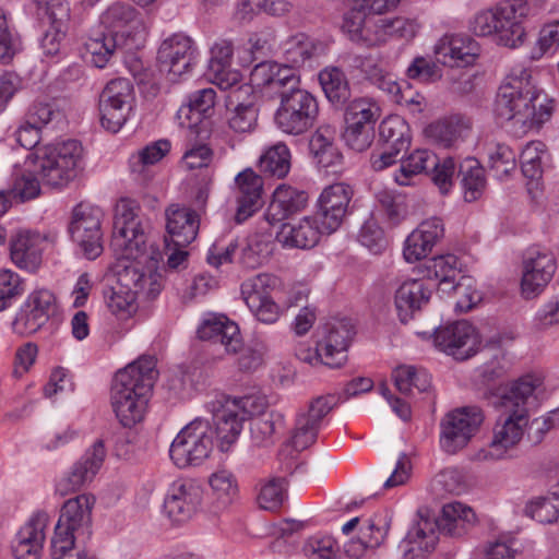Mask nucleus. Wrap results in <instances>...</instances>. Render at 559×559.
<instances>
[{
    "instance_id": "1",
    "label": "nucleus",
    "mask_w": 559,
    "mask_h": 559,
    "mask_svg": "<svg viewBox=\"0 0 559 559\" xmlns=\"http://www.w3.org/2000/svg\"><path fill=\"white\" fill-rule=\"evenodd\" d=\"M139 213L140 206L129 199H121L115 210L111 247L129 263L118 272L116 285L105 289L104 297L111 312L122 317L136 311L139 296L154 299L163 289L162 255L156 250H148Z\"/></svg>"
},
{
    "instance_id": "2",
    "label": "nucleus",
    "mask_w": 559,
    "mask_h": 559,
    "mask_svg": "<svg viewBox=\"0 0 559 559\" xmlns=\"http://www.w3.org/2000/svg\"><path fill=\"white\" fill-rule=\"evenodd\" d=\"M176 118L178 126L187 131L190 147L180 164L188 171V180L195 188L194 201L204 206L209 198L210 182V88H202L188 95Z\"/></svg>"
},
{
    "instance_id": "3",
    "label": "nucleus",
    "mask_w": 559,
    "mask_h": 559,
    "mask_svg": "<svg viewBox=\"0 0 559 559\" xmlns=\"http://www.w3.org/2000/svg\"><path fill=\"white\" fill-rule=\"evenodd\" d=\"M495 111L519 133L539 129L554 111V100L536 87L531 71L514 66L499 87Z\"/></svg>"
},
{
    "instance_id": "4",
    "label": "nucleus",
    "mask_w": 559,
    "mask_h": 559,
    "mask_svg": "<svg viewBox=\"0 0 559 559\" xmlns=\"http://www.w3.org/2000/svg\"><path fill=\"white\" fill-rule=\"evenodd\" d=\"M156 357L143 354L120 369L111 385V406L124 427H132L143 419L154 381L157 378Z\"/></svg>"
},
{
    "instance_id": "5",
    "label": "nucleus",
    "mask_w": 559,
    "mask_h": 559,
    "mask_svg": "<svg viewBox=\"0 0 559 559\" xmlns=\"http://www.w3.org/2000/svg\"><path fill=\"white\" fill-rule=\"evenodd\" d=\"M104 32H96L84 44L91 62L104 68L115 51L122 47L130 29L139 24L138 11L129 3L114 2L100 15Z\"/></svg>"
},
{
    "instance_id": "6",
    "label": "nucleus",
    "mask_w": 559,
    "mask_h": 559,
    "mask_svg": "<svg viewBox=\"0 0 559 559\" xmlns=\"http://www.w3.org/2000/svg\"><path fill=\"white\" fill-rule=\"evenodd\" d=\"M83 147L80 142H66L38 147L28 158L33 157L35 171L44 185L55 189L66 188L82 170Z\"/></svg>"
},
{
    "instance_id": "7",
    "label": "nucleus",
    "mask_w": 559,
    "mask_h": 559,
    "mask_svg": "<svg viewBox=\"0 0 559 559\" xmlns=\"http://www.w3.org/2000/svg\"><path fill=\"white\" fill-rule=\"evenodd\" d=\"M527 425L528 413L524 408L512 409L495 426L491 441L472 454V461L496 463L512 459V452L522 440Z\"/></svg>"
},
{
    "instance_id": "8",
    "label": "nucleus",
    "mask_w": 559,
    "mask_h": 559,
    "mask_svg": "<svg viewBox=\"0 0 559 559\" xmlns=\"http://www.w3.org/2000/svg\"><path fill=\"white\" fill-rule=\"evenodd\" d=\"M318 115L317 98L301 88L293 91V94L283 95L274 121L283 133L301 135L316 124Z\"/></svg>"
},
{
    "instance_id": "9",
    "label": "nucleus",
    "mask_w": 559,
    "mask_h": 559,
    "mask_svg": "<svg viewBox=\"0 0 559 559\" xmlns=\"http://www.w3.org/2000/svg\"><path fill=\"white\" fill-rule=\"evenodd\" d=\"M169 455L179 468L197 467L210 456V420L195 418L173 440Z\"/></svg>"
},
{
    "instance_id": "10",
    "label": "nucleus",
    "mask_w": 559,
    "mask_h": 559,
    "mask_svg": "<svg viewBox=\"0 0 559 559\" xmlns=\"http://www.w3.org/2000/svg\"><path fill=\"white\" fill-rule=\"evenodd\" d=\"M481 423L483 414L477 407L449 412L440 421V448L448 454L460 452L475 437Z\"/></svg>"
},
{
    "instance_id": "11",
    "label": "nucleus",
    "mask_w": 559,
    "mask_h": 559,
    "mask_svg": "<svg viewBox=\"0 0 559 559\" xmlns=\"http://www.w3.org/2000/svg\"><path fill=\"white\" fill-rule=\"evenodd\" d=\"M134 103V88L129 79L109 81L99 95L100 123L109 132H118L127 122Z\"/></svg>"
},
{
    "instance_id": "12",
    "label": "nucleus",
    "mask_w": 559,
    "mask_h": 559,
    "mask_svg": "<svg viewBox=\"0 0 559 559\" xmlns=\"http://www.w3.org/2000/svg\"><path fill=\"white\" fill-rule=\"evenodd\" d=\"M380 117L378 105L367 98L349 103L345 110V131L343 139L347 146L356 152L367 150L373 140L374 124Z\"/></svg>"
},
{
    "instance_id": "13",
    "label": "nucleus",
    "mask_w": 559,
    "mask_h": 559,
    "mask_svg": "<svg viewBox=\"0 0 559 559\" xmlns=\"http://www.w3.org/2000/svg\"><path fill=\"white\" fill-rule=\"evenodd\" d=\"M102 210L80 203L72 211L69 233L85 258L94 260L103 252L100 221Z\"/></svg>"
},
{
    "instance_id": "14",
    "label": "nucleus",
    "mask_w": 559,
    "mask_h": 559,
    "mask_svg": "<svg viewBox=\"0 0 559 559\" xmlns=\"http://www.w3.org/2000/svg\"><path fill=\"white\" fill-rule=\"evenodd\" d=\"M95 498L82 493L68 499L60 512L53 536L79 538L84 543L92 534V510Z\"/></svg>"
},
{
    "instance_id": "15",
    "label": "nucleus",
    "mask_w": 559,
    "mask_h": 559,
    "mask_svg": "<svg viewBox=\"0 0 559 559\" xmlns=\"http://www.w3.org/2000/svg\"><path fill=\"white\" fill-rule=\"evenodd\" d=\"M204 488L197 479L174 481L164 500V511L175 523L189 521L201 508Z\"/></svg>"
},
{
    "instance_id": "16",
    "label": "nucleus",
    "mask_w": 559,
    "mask_h": 559,
    "mask_svg": "<svg viewBox=\"0 0 559 559\" xmlns=\"http://www.w3.org/2000/svg\"><path fill=\"white\" fill-rule=\"evenodd\" d=\"M240 79L241 74L238 71L217 73L215 79H212V84L221 92V95H217L212 90V109L215 114L221 112L223 107L226 111L253 107V87L250 84H240Z\"/></svg>"
},
{
    "instance_id": "17",
    "label": "nucleus",
    "mask_w": 559,
    "mask_h": 559,
    "mask_svg": "<svg viewBox=\"0 0 559 559\" xmlns=\"http://www.w3.org/2000/svg\"><path fill=\"white\" fill-rule=\"evenodd\" d=\"M212 421L218 449L228 452L242 430L243 420L237 413V404L229 396L216 393L212 402Z\"/></svg>"
},
{
    "instance_id": "18",
    "label": "nucleus",
    "mask_w": 559,
    "mask_h": 559,
    "mask_svg": "<svg viewBox=\"0 0 559 559\" xmlns=\"http://www.w3.org/2000/svg\"><path fill=\"white\" fill-rule=\"evenodd\" d=\"M557 270L555 255L549 251L530 250L523 261L521 293L524 298L538 296Z\"/></svg>"
},
{
    "instance_id": "19",
    "label": "nucleus",
    "mask_w": 559,
    "mask_h": 559,
    "mask_svg": "<svg viewBox=\"0 0 559 559\" xmlns=\"http://www.w3.org/2000/svg\"><path fill=\"white\" fill-rule=\"evenodd\" d=\"M527 13V0H504L498 4L499 24L495 41L508 48L521 46L526 36L523 19Z\"/></svg>"
},
{
    "instance_id": "20",
    "label": "nucleus",
    "mask_w": 559,
    "mask_h": 559,
    "mask_svg": "<svg viewBox=\"0 0 559 559\" xmlns=\"http://www.w3.org/2000/svg\"><path fill=\"white\" fill-rule=\"evenodd\" d=\"M157 59L160 70L167 72L169 81L175 82L193 64V43L183 34H174L162 43Z\"/></svg>"
},
{
    "instance_id": "21",
    "label": "nucleus",
    "mask_w": 559,
    "mask_h": 559,
    "mask_svg": "<svg viewBox=\"0 0 559 559\" xmlns=\"http://www.w3.org/2000/svg\"><path fill=\"white\" fill-rule=\"evenodd\" d=\"M354 191L349 185L337 182L326 187L318 199L321 225L326 234L337 230L348 211Z\"/></svg>"
},
{
    "instance_id": "22",
    "label": "nucleus",
    "mask_w": 559,
    "mask_h": 559,
    "mask_svg": "<svg viewBox=\"0 0 559 559\" xmlns=\"http://www.w3.org/2000/svg\"><path fill=\"white\" fill-rule=\"evenodd\" d=\"M56 298L47 289L33 292L13 321V329L20 334H31L39 330L55 312Z\"/></svg>"
},
{
    "instance_id": "23",
    "label": "nucleus",
    "mask_w": 559,
    "mask_h": 559,
    "mask_svg": "<svg viewBox=\"0 0 559 559\" xmlns=\"http://www.w3.org/2000/svg\"><path fill=\"white\" fill-rule=\"evenodd\" d=\"M105 456L104 442L102 440L95 441L84 455L74 463L70 472L57 483L56 490L61 496H66L91 483L100 469Z\"/></svg>"
},
{
    "instance_id": "24",
    "label": "nucleus",
    "mask_w": 559,
    "mask_h": 559,
    "mask_svg": "<svg viewBox=\"0 0 559 559\" xmlns=\"http://www.w3.org/2000/svg\"><path fill=\"white\" fill-rule=\"evenodd\" d=\"M324 233L311 216L284 222L275 233V240L283 249L308 250L316 247Z\"/></svg>"
},
{
    "instance_id": "25",
    "label": "nucleus",
    "mask_w": 559,
    "mask_h": 559,
    "mask_svg": "<svg viewBox=\"0 0 559 559\" xmlns=\"http://www.w3.org/2000/svg\"><path fill=\"white\" fill-rule=\"evenodd\" d=\"M166 247L170 245L187 247L191 243L199 230V219L197 214L187 206L180 204H170L165 210Z\"/></svg>"
},
{
    "instance_id": "26",
    "label": "nucleus",
    "mask_w": 559,
    "mask_h": 559,
    "mask_svg": "<svg viewBox=\"0 0 559 559\" xmlns=\"http://www.w3.org/2000/svg\"><path fill=\"white\" fill-rule=\"evenodd\" d=\"M49 516L44 511L35 512L17 532L12 546L16 559H39L46 538L45 528Z\"/></svg>"
},
{
    "instance_id": "27",
    "label": "nucleus",
    "mask_w": 559,
    "mask_h": 559,
    "mask_svg": "<svg viewBox=\"0 0 559 559\" xmlns=\"http://www.w3.org/2000/svg\"><path fill=\"white\" fill-rule=\"evenodd\" d=\"M438 62L448 67H467L479 56L476 40L463 35H444L435 46Z\"/></svg>"
},
{
    "instance_id": "28",
    "label": "nucleus",
    "mask_w": 559,
    "mask_h": 559,
    "mask_svg": "<svg viewBox=\"0 0 559 559\" xmlns=\"http://www.w3.org/2000/svg\"><path fill=\"white\" fill-rule=\"evenodd\" d=\"M237 210L235 221L241 224L262 207L263 179L251 168L239 173L236 177Z\"/></svg>"
},
{
    "instance_id": "29",
    "label": "nucleus",
    "mask_w": 559,
    "mask_h": 559,
    "mask_svg": "<svg viewBox=\"0 0 559 559\" xmlns=\"http://www.w3.org/2000/svg\"><path fill=\"white\" fill-rule=\"evenodd\" d=\"M443 223L438 217H430L419 224L405 240L403 255L409 263L425 259L443 237Z\"/></svg>"
},
{
    "instance_id": "30",
    "label": "nucleus",
    "mask_w": 559,
    "mask_h": 559,
    "mask_svg": "<svg viewBox=\"0 0 559 559\" xmlns=\"http://www.w3.org/2000/svg\"><path fill=\"white\" fill-rule=\"evenodd\" d=\"M307 203L308 195L305 191L281 185L273 192V198L262 218L274 226L282 224L288 217L301 212Z\"/></svg>"
},
{
    "instance_id": "31",
    "label": "nucleus",
    "mask_w": 559,
    "mask_h": 559,
    "mask_svg": "<svg viewBox=\"0 0 559 559\" xmlns=\"http://www.w3.org/2000/svg\"><path fill=\"white\" fill-rule=\"evenodd\" d=\"M439 528L435 520L421 518L407 532L401 547L404 559H424L431 554L439 540Z\"/></svg>"
},
{
    "instance_id": "32",
    "label": "nucleus",
    "mask_w": 559,
    "mask_h": 559,
    "mask_svg": "<svg viewBox=\"0 0 559 559\" xmlns=\"http://www.w3.org/2000/svg\"><path fill=\"white\" fill-rule=\"evenodd\" d=\"M392 516L389 510L380 509L371 515L355 516L342 525V533L349 535L358 533L369 545L380 547L385 540Z\"/></svg>"
},
{
    "instance_id": "33",
    "label": "nucleus",
    "mask_w": 559,
    "mask_h": 559,
    "mask_svg": "<svg viewBox=\"0 0 559 559\" xmlns=\"http://www.w3.org/2000/svg\"><path fill=\"white\" fill-rule=\"evenodd\" d=\"M392 516L389 510L380 509L371 515L355 516L342 525V533L349 535L358 533L369 545L380 547L385 540Z\"/></svg>"
},
{
    "instance_id": "34",
    "label": "nucleus",
    "mask_w": 559,
    "mask_h": 559,
    "mask_svg": "<svg viewBox=\"0 0 559 559\" xmlns=\"http://www.w3.org/2000/svg\"><path fill=\"white\" fill-rule=\"evenodd\" d=\"M432 290L424 281L409 278L399 285L394 295L397 316L403 323H407L416 312L428 305Z\"/></svg>"
},
{
    "instance_id": "35",
    "label": "nucleus",
    "mask_w": 559,
    "mask_h": 559,
    "mask_svg": "<svg viewBox=\"0 0 559 559\" xmlns=\"http://www.w3.org/2000/svg\"><path fill=\"white\" fill-rule=\"evenodd\" d=\"M433 345L439 349H475L481 344L477 329L466 320H460L444 326H439L432 334Z\"/></svg>"
},
{
    "instance_id": "36",
    "label": "nucleus",
    "mask_w": 559,
    "mask_h": 559,
    "mask_svg": "<svg viewBox=\"0 0 559 559\" xmlns=\"http://www.w3.org/2000/svg\"><path fill=\"white\" fill-rule=\"evenodd\" d=\"M273 224L260 218L257 222L255 230L247 238V245L242 249V263L250 269H255L269 260L273 252L275 235Z\"/></svg>"
},
{
    "instance_id": "37",
    "label": "nucleus",
    "mask_w": 559,
    "mask_h": 559,
    "mask_svg": "<svg viewBox=\"0 0 559 559\" xmlns=\"http://www.w3.org/2000/svg\"><path fill=\"white\" fill-rule=\"evenodd\" d=\"M342 27L353 41L364 43L367 46H376L384 41L381 36H378V31H372L373 27L378 28V23L357 0H353V8L345 13Z\"/></svg>"
},
{
    "instance_id": "38",
    "label": "nucleus",
    "mask_w": 559,
    "mask_h": 559,
    "mask_svg": "<svg viewBox=\"0 0 559 559\" xmlns=\"http://www.w3.org/2000/svg\"><path fill=\"white\" fill-rule=\"evenodd\" d=\"M425 276L439 282L443 292L461 290L466 278L461 275L460 263L455 255L447 254L432 258L425 263Z\"/></svg>"
},
{
    "instance_id": "39",
    "label": "nucleus",
    "mask_w": 559,
    "mask_h": 559,
    "mask_svg": "<svg viewBox=\"0 0 559 559\" xmlns=\"http://www.w3.org/2000/svg\"><path fill=\"white\" fill-rule=\"evenodd\" d=\"M544 378L539 373H528L512 382L503 395L507 408L520 409L534 404L543 392Z\"/></svg>"
},
{
    "instance_id": "40",
    "label": "nucleus",
    "mask_w": 559,
    "mask_h": 559,
    "mask_svg": "<svg viewBox=\"0 0 559 559\" xmlns=\"http://www.w3.org/2000/svg\"><path fill=\"white\" fill-rule=\"evenodd\" d=\"M43 239L39 234L19 233L11 240V259L20 269L35 271L41 262Z\"/></svg>"
},
{
    "instance_id": "41",
    "label": "nucleus",
    "mask_w": 559,
    "mask_h": 559,
    "mask_svg": "<svg viewBox=\"0 0 559 559\" xmlns=\"http://www.w3.org/2000/svg\"><path fill=\"white\" fill-rule=\"evenodd\" d=\"M476 521L475 512L462 502H449L443 506L437 522L440 532L450 536H461Z\"/></svg>"
},
{
    "instance_id": "42",
    "label": "nucleus",
    "mask_w": 559,
    "mask_h": 559,
    "mask_svg": "<svg viewBox=\"0 0 559 559\" xmlns=\"http://www.w3.org/2000/svg\"><path fill=\"white\" fill-rule=\"evenodd\" d=\"M334 139L335 132L329 126L319 127L310 138V153L321 167L335 166L342 160V155L334 144Z\"/></svg>"
},
{
    "instance_id": "43",
    "label": "nucleus",
    "mask_w": 559,
    "mask_h": 559,
    "mask_svg": "<svg viewBox=\"0 0 559 559\" xmlns=\"http://www.w3.org/2000/svg\"><path fill=\"white\" fill-rule=\"evenodd\" d=\"M395 388L405 395L427 392L431 377L426 369L414 365H400L392 371Z\"/></svg>"
},
{
    "instance_id": "44",
    "label": "nucleus",
    "mask_w": 559,
    "mask_h": 559,
    "mask_svg": "<svg viewBox=\"0 0 559 559\" xmlns=\"http://www.w3.org/2000/svg\"><path fill=\"white\" fill-rule=\"evenodd\" d=\"M435 163H437V155L433 152L417 148L407 157L401 158L400 168L394 173V181L399 186H409L414 176L428 174Z\"/></svg>"
},
{
    "instance_id": "45",
    "label": "nucleus",
    "mask_w": 559,
    "mask_h": 559,
    "mask_svg": "<svg viewBox=\"0 0 559 559\" xmlns=\"http://www.w3.org/2000/svg\"><path fill=\"white\" fill-rule=\"evenodd\" d=\"M464 200L474 202L478 200L485 191L486 178L485 170L477 159L473 157L465 158L459 168Z\"/></svg>"
},
{
    "instance_id": "46",
    "label": "nucleus",
    "mask_w": 559,
    "mask_h": 559,
    "mask_svg": "<svg viewBox=\"0 0 559 559\" xmlns=\"http://www.w3.org/2000/svg\"><path fill=\"white\" fill-rule=\"evenodd\" d=\"M379 138L382 145L395 152L406 151L411 145L409 126L397 115L389 116L379 126Z\"/></svg>"
},
{
    "instance_id": "47",
    "label": "nucleus",
    "mask_w": 559,
    "mask_h": 559,
    "mask_svg": "<svg viewBox=\"0 0 559 559\" xmlns=\"http://www.w3.org/2000/svg\"><path fill=\"white\" fill-rule=\"evenodd\" d=\"M319 46L305 34L289 37L282 45V53L285 64L292 69L304 66L318 53Z\"/></svg>"
},
{
    "instance_id": "48",
    "label": "nucleus",
    "mask_w": 559,
    "mask_h": 559,
    "mask_svg": "<svg viewBox=\"0 0 559 559\" xmlns=\"http://www.w3.org/2000/svg\"><path fill=\"white\" fill-rule=\"evenodd\" d=\"M319 82L326 98L334 105L349 98V85L345 73L337 67H326L319 73Z\"/></svg>"
},
{
    "instance_id": "49",
    "label": "nucleus",
    "mask_w": 559,
    "mask_h": 559,
    "mask_svg": "<svg viewBox=\"0 0 559 559\" xmlns=\"http://www.w3.org/2000/svg\"><path fill=\"white\" fill-rule=\"evenodd\" d=\"M290 157L287 145L278 142L260 156V170L273 177L284 178L290 169Z\"/></svg>"
},
{
    "instance_id": "50",
    "label": "nucleus",
    "mask_w": 559,
    "mask_h": 559,
    "mask_svg": "<svg viewBox=\"0 0 559 559\" xmlns=\"http://www.w3.org/2000/svg\"><path fill=\"white\" fill-rule=\"evenodd\" d=\"M238 486L227 471L212 474V510L223 511L236 499Z\"/></svg>"
},
{
    "instance_id": "51",
    "label": "nucleus",
    "mask_w": 559,
    "mask_h": 559,
    "mask_svg": "<svg viewBox=\"0 0 559 559\" xmlns=\"http://www.w3.org/2000/svg\"><path fill=\"white\" fill-rule=\"evenodd\" d=\"M278 278L272 274L260 273L247 278L241 284V295L248 307H257V302L270 297V292L276 287Z\"/></svg>"
},
{
    "instance_id": "52",
    "label": "nucleus",
    "mask_w": 559,
    "mask_h": 559,
    "mask_svg": "<svg viewBox=\"0 0 559 559\" xmlns=\"http://www.w3.org/2000/svg\"><path fill=\"white\" fill-rule=\"evenodd\" d=\"M488 166L498 179L508 177L516 167L514 151L503 143H491L487 146Z\"/></svg>"
},
{
    "instance_id": "53",
    "label": "nucleus",
    "mask_w": 559,
    "mask_h": 559,
    "mask_svg": "<svg viewBox=\"0 0 559 559\" xmlns=\"http://www.w3.org/2000/svg\"><path fill=\"white\" fill-rule=\"evenodd\" d=\"M240 344V330L236 322L223 314H212V346L237 349Z\"/></svg>"
},
{
    "instance_id": "54",
    "label": "nucleus",
    "mask_w": 559,
    "mask_h": 559,
    "mask_svg": "<svg viewBox=\"0 0 559 559\" xmlns=\"http://www.w3.org/2000/svg\"><path fill=\"white\" fill-rule=\"evenodd\" d=\"M546 156V145L540 141L528 142L521 152L520 163L526 178L538 179L543 174V163Z\"/></svg>"
},
{
    "instance_id": "55",
    "label": "nucleus",
    "mask_w": 559,
    "mask_h": 559,
    "mask_svg": "<svg viewBox=\"0 0 559 559\" xmlns=\"http://www.w3.org/2000/svg\"><path fill=\"white\" fill-rule=\"evenodd\" d=\"M286 499V483L284 478H271L264 481L257 497L258 504L266 511H276Z\"/></svg>"
},
{
    "instance_id": "56",
    "label": "nucleus",
    "mask_w": 559,
    "mask_h": 559,
    "mask_svg": "<svg viewBox=\"0 0 559 559\" xmlns=\"http://www.w3.org/2000/svg\"><path fill=\"white\" fill-rule=\"evenodd\" d=\"M171 148V143L167 139L154 141L133 154L130 158L132 171H141V167L154 165L165 157Z\"/></svg>"
},
{
    "instance_id": "57",
    "label": "nucleus",
    "mask_w": 559,
    "mask_h": 559,
    "mask_svg": "<svg viewBox=\"0 0 559 559\" xmlns=\"http://www.w3.org/2000/svg\"><path fill=\"white\" fill-rule=\"evenodd\" d=\"M37 16L49 26H63L70 16L69 3L66 0H36Z\"/></svg>"
},
{
    "instance_id": "58",
    "label": "nucleus",
    "mask_w": 559,
    "mask_h": 559,
    "mask_svg": "<svg viewBox=\"0 0 559 559\" xmlns=\"http://www.w3.org/2000/svg\"><path fill=\"white\" fill-rule=\"evenodd\" d=\"M300 79L295 69L276 62L273 79L269 85L270 92L277 94L283 99L284 94H293L295 90H301Z\"/></svg>"
},
{
    "instance_id": "59",
    "label": "nucleus",
    "mask_w": 559,
    "mask_h": 559,
    "mask_svg": "<svg viewBox=\"0 0 559 559\" xmlns=\"http://www.w3.org/2000/svg\"><path fill=\"white\" fill-rule=\"evenodd\" d=\"M356 335L352 320H335L329 328L325 349H348Z\"/></svg>"
},
{
    "instance_id": "60",
    "label": "nucleus",
    "mask_w": 559,
    "mask_h": 559,
    "mask_svg": "<svg viewBox=\"0 0 559 559\" xmlns=\"http://www.w3.org/2000/svg\"><path fill=\"white\" fill-rule=\"evenodd\" d=\"M282 425V416L278 414H263L253 418L250 427L251 437L259 445H266L272 441L273 435Z\"/></svg>"
},
{
    "instance_id": "61",
    "label": "nucleus",
    "mask_w": 559,
    "mask_h": 559,
    "mask_svg": "<svg viewBox=\"0 0 559 559\" xmlns=\"http://www.w3.org/2000/svg\"><path fill=\"white\" fill-rule=\"evenodd\" d=\"M378 36L385 40V36H396L411 39L416 35L417 24L414 20L397 16L394 19H381L378 21Z\"/></svg>"
},
{
    "instance_id": "62",
    "label": "nucleus",
    "mask_w": 559,
    "mask_h": 559,
    "mask_svg": "<svg viewBox=\"0 0 559 559\" xmlns=\"http://www.w3.org/2000/svg\"><path fill=\"white\" fill-rule=\"evenodd\" d=\"M304 552L309 559H336L338 546L332 536L317 534L306 542Z\"/></svg>"
},
{
    "instance_id": "63",
    "label": "nucleus",
    "mask_w": 559,
    "mask_h": 559,
    "mask_svg": "<svg viewBox=\"0 0 559 559\" xmlns=\"http://www.w3.org/2000/svg\"><path fill=\"white\" fill-rule=\"evenodd\" d=\"M357 239L374 254L381 253L386 247L384 231L372 216L364 222Z\"/></svg>"
},
{
    "instance_id": "64",
    "label": "nucleus",
    "mask_w": 559,
    "mask_h": 559,
    "mask_svg": "<svg viewBox=\"0 0 559 559\" xmlns=\"http://www.w3.org/2000/svg\"><path fill=\"white\" fill-rule=\"evenodd\" d=\"M525 514L542 524H552L559 519L558 508L544 496L528 500Z\"/></svg>"
}]
</instances>
